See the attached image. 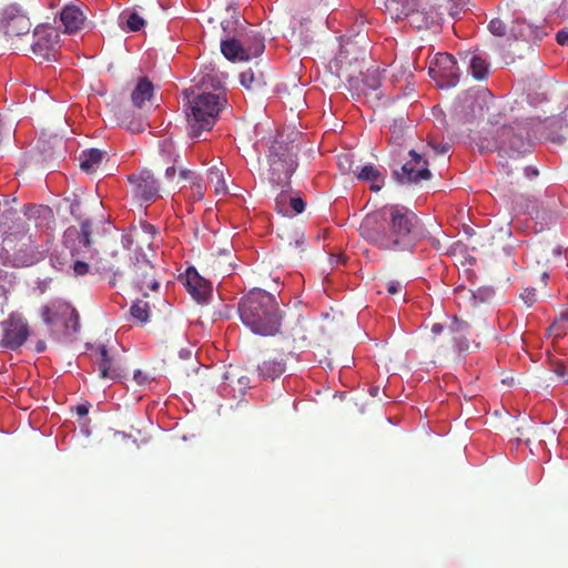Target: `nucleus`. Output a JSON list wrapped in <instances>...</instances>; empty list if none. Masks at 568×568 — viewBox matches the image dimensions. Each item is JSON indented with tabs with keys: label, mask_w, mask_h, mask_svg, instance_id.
Segmentation results:
<instances>
[{
	"label": "nucleus",
	"mask_w": 568,
	"mask_h": 568,
	"mask_svg": "<svg viewBox=\"0 0 568 568\" xmlns=\"http://www.w3.org/2000/svg\"><path fill=\"white\" fill-rule=\"evenodd\" d=\"M126 24L130 31H139L144 27L145 21L136 12H132L126 20Z\"/></svg>",
	"instance_id": "nucleus-38"
},
{
	"label": "nucleus",
	"mask_w": 568,
	"mask_h": 568,
	"mask_svg": "<svg viewBox=\"0 0 568 568\" xmlns=\"http://www.w3.org/2000/svg\"><path fill=\"white\" fill-rule=\"evenodd\" d=\"M478 110H479V116H483V105L480 103H476Z\"/></svg>",
	"instance_id": "nucleus-64"
},
{
	"label": "nucleus",
	"mask_w": 568,
	"mask_h": 568,
	"mask_svg": "<svg viewBox=\"0 0 568 568\" xmlns=\"http://www.w3.org/2000/svg\"><path fill=\"white\" fill-rule=\"evenodd\" d=\"M494 296V291L489 287H479L477 291H467L463 297H468L473 307L481 303L489 302Z\"/></svg>",
	"instance_id": "nucleus-29"
},
{
	"label": "nucleus",
	"mask_w": 568,
	"mask_h": 568,
	"mask_svg": "<svg viewBox=\"0 0 568 568\" xmlns=\"http://www.w3.org/2000/svg\"><path fill=\"white\" fill-rule=\"evenodd\" d=\"M79 241L80 243L85 246V247H90L91 246V234L90 233H79Z\"/></svg>",
	"instance_id": "nucleus-48"
},
{
	"label": "nucleus",
	"mask_w": 568,
	"mask_h": 568,
	"mask_svg": "<svg viewBox=\"0 0 568 568\" xmlns=\"http://www.w3.org/2000/svg\"><path fill=\"white\" fill-rule=\"evenodd\" d=\"M133 378L136 382V384L140 386L149 385L153 379L146 373L142 372L141 369H138L134 372Z\"/></svg>",
	"instance_id": "nucleus-42"
},
{
	"label": "nucleus",
	"mask_w": 568,
	"mask_h": 568,
	"mask_svg": "<svg viewBox=\"0 0 568 568\" xmlns=\"http://www.w3.org/2000/svg\"><path fill=\"white\" fill-rule=\"evenodd\" d=\"M448 14L453 18L457 17L462 10V7L455 4L454 0H447V6L445 7Z\"/></svg>",
	"instance_id": "nucleus-45"
},
{
	"label": "nucleus",
	"mask_w": 568,
	"mask_h": 568,
	"mask_svg": "<svg viewBox=\"0 0 568 568\" xmlns=\"http://www.w3.org/2000/svg\"><path fill=\"white\" fill-rule=\"evenodd\" d=\"M388 226V215L386 207L367 214L361 223V235L384 248V240H386Z\"/></svg>",
	"instance_id": "nucleus-12"
},
{
	"label": "nucleus",
	"mask_w": 568,
	"mask_h": 568,
	"mask_svg": "<svg viewBox=\"0 0 568 568\" xmlns=\"http://www.w3.org/2000/svg\"><path fill=\"white\" fill-rule=\"evenodd\" d=\"M429 75L440 88H452L458 83L460 71L452 54L438 53L434 64L429 67Z\"/></svg>",
	"instance_id": "nucleus-10"
},
{
	"label": "nucleus",
	"mask_w": 568,
	"mask_h": 568,
	"mask_svg": "<svg viewBox=\"0 0 568 568\" xmlns=\"http://www.w3.org/2000/svg\"><path fill=\"white\" fill-rule=\"evenodd\" d=\"M31 21L27 12L18 4H8L0 10V30L7 37H21L28 34Z\"/></svg>",
	"instance_id": "nucleus-8"
},
{
	"label": "nucleus",
	"mask_w": 568,
	"mask_h": 568,
	"mask_svg": "<svg viewBox=\"0 0 568 568\" xmlns=\"http://www.w3.org/2000/svg\"><path fill=\"white\" fill-rule=\"evenodd\" d=\"M430 146L433 148L434 152L436 154H445L448 152L449 150V145L448 144H444V145H434V144H430Z\"/></svg>",
	"instance_id": "nucleus-51"
},
{
	"label": "nucleus",
	"mask_w": 568,
	"mask_h": 568,
	"mask_svg": "<svg viewBox=\"0 0 568 568\" xmlns=\"http://www.w3.org/2000/svg\"><path fill=\"white\" fill-rule=\"evenodd\" d=\"M367 338H368V333H366V332L364 333V335H363V336H359V335L357 334V342H364V341H365V339H367Z\"/></svg>",
	"instance_id": "nucleus-62"
},
{
	"label": "nucleus",
	"mask_w": 568,
	"mask_h": 568,
	"mask_svg": "<svg viewBox=\"0 0 568 568\" xmlns=\"http://www.w3.org/2000/svg\"><path fill=\"white\" fill-rule=\"evenodd\" d=\"M469 71L474 79L481 81L487 78L489 65L485 59L474 54L470 59Z\"/></svg>",
	"instance_id": "nucleus-28"
},
{
	"label": "nucleus",
	"mask_w": 568,
	"mask_h": 568,
	"mask_svg": "<svg viewBox=\"0 0 568 568\" xmlns=\"http://www.w3.org/2000/svg\"><path fill=\"white\" fill-rule=\"evenodd\" d=\"M295 154L282 142L275 141L268 153V181L274 186L285 187L290 184L297 163Z\"/></svg>",
	"instance_id": "nucleus-5"
},
{
	"label": "nucleus",
	"mask_w": 568,
	"mask_h": 568,
	"mask_svg": "<svg viewBox=\"0 0 568 568\" xmlns=\"http://www.w3.org/2000/svg\"><path fill=\"white\" fill-rule=\"evenodd\" d=\"M80 232L81 233H90V234L92 233V225L89 220H84L81 222Z\"/></svg>",
	"instance_id": "nucleus-50"
},
{
	"label": "nucleus",
	"mask_w": 568,
	"mask_h": 568,
	"mask_svg": "<svg viewBox=\"0 0 568 568\" xmlns=\"http://www.w3.org/2000/svg\"><path fill=\"white\" fill-rule=\"evenodd\" d=\"M180 176L185 180V181H189L190 183L192 182L193 178L194 176H199L195 172L193 171H190V170H181L180 172Z\"/></svg>",
	"instance_id": "nucleus-49"
},
{
	"label": "nucleus",
	"mask_w": 568,
	"mask_h": 568,
	"mask_svg": "<svg viewBox=\"0 0 568 568\" xmlns=\"http://www.w3.org/2000/svg\"><path fill=\"white\" fill-rule=\"evenodd\" d=\"M410 159L406 161L399 170L393 171V178L402 183H418L420 180H429L432 173L428 170V162L424 160L416 151L408 152Z\"/></svg>",
	"instance_id": "nucleus-9"
},
{
	"label": "nucleus",
	"mask_w": 568,
	"mask_h": 568,
	"mask_svg": "<svg viewBox=\"0 0 568 568\" xmlns=\"http://www.w3.org/2000/svg\"><path fill=\"white\" fill-rule=\"evenodd\" d=\"M153 95V84L148 78H141L131 94L134 106L142 108Z\"/></svg>",
	"instance_id": "nucleus-22"
},
{
	"label": "nucleus",
	"mask_w": 568,
	"mask_h": 568,
	"mask_svg": "<svg viewBox=\"0 0 568 568\" xmlns=\"http://www.w3.org/2000/svg\"><path fill=\"white\" fill-rule=\"evenodd\" d=\"M130 280L139 287L140 291L152 290L159 287V282L155 278L154 266L144 257H136L133 265L130 267Z\"/></svg>",
	"instance_id": "nucleus-14"
},
{
	"label": "nucleus",
	"mask_w": 568,
	"mask_h": 568,
	"mask_svg": "<svg viewBox=\"0 0 568 568\" xmlns=\"http://www.w3.org/2000/svg\"><path fill=\"white\" fill-rule=\"evenodd\" d=\"M185 286L187 292L197 302L205 301L212 291L211 283L203 278L194 267L186 270Z\"/></svg>",
	"instance_id": "nucleus-15"
},
{
	"label": "nucleus",
	"mask_w": 568,
	"mask_h": 568,
	"mask_svg": "<svg viewBox=\"0 0 568 568\" xmlns=\"http://www.w3.org/2000/svg\"><path fill=\"white\" fill-rule=\"evenodd\" d=\"M368 392H369V394H371L373 397H376V396H378V394H379V392H381V388H379V386H371V387L368 388Z\"/></svg>",
	"instance_id": "nucleus-57"
},
{
	"label": "nucleus",
	"mask_w": 568,
	"mask_h": 568,
	"mask_svg": "<svg viewBox=\"0 0 568 568\" xmlns=\"http://www.w3.org/2000/svg\"><path fill=\"white\" fill-rule=\"evenodd\" d=\"M388 231L384 240V248L412 252L423 237V225L418 216L403 205L386 207Z\"/></svg>",
	"instance_id": "nucleus-2"
},
{
	"label": "nucleus",
	"mask_w": 568,
	"mask_h": 568,
	"mask_svg": "<svg viewBox=\"0 0 568 568\" xmlns=\"http://www.w3.org/2000/svg\"><path fill=\"white\" fill-rule=\"evenodd\" d=\"M488 30L496 37H504L506 34L507 27L504 23V21H501L498 18H495L490 20L488 24Z\"/></svg>",
	"instance_id": "nucleus-37"
},
{
	"label": "nucleus",
	"mask_w": 568,
	"mask_h": 568,
	"mask_svg": "<svg viewBox=\"0 0 568 568\" xmlns=\"http://www.w3.org/2000/svg\"><path fill=\"white\" fill-rule=\"evenodd\" d=\"M128 179L132 185L134 197L140 201L154 202L160 196V184L150 170H141Z\"/></svg>",
	"instance_id": "nucleus-13"
},
{
	"label": "nucleus",
	"mask_w": 568,
	"mask_h": 568,
	"mask_svg": "<svg viewBox=\"0 0 568 568\" xmlns=\"http://www.w3.org/2000/svg\"><path fill=\"white\" fill-rule=\"evenodd\" d=\"M552 372L560 377L565 384L568 385V366L561 362L556 361L552 363Z\"/></svg>",
	"instance_id": "nucleus-39"
},
{
	"label": "nucleus",
	"mask_w": 568,
	"mask_h": 568,
	"mask_svg": "<svg viewBox=\"0 0 568 568\" xmlns=\"http://www.w3.org/2000/svg\"><path fill=\"white\" fill-rule=\"evenodd\" d=\"M95 270L98 273L104 274V273H113V276L122 277L124 275V272L121 270L120 265H116L112 263L108 258H101L95 264ZM112 285H115V278H113L110 282Z\"/></svg>",
	"instance_id": "nucleus-30"
},
{
	"label": "nucleus",
	"mask_w": 568,
	"mask_h": 568,
	"mask_svg": "<svg viewBox=\"0 0 568 568\" xmlns=\"http://www.w3.org/2000/svg\"><path fill=\"white\" fill-rule=\"evenodd\" d=\"M357 180L371 183L372 191H379L385 183V178L381 170L374 165H364L357 173Z\"/></svg>",
	"instance_id": "nucleus-23"
},
{
	"label": "nucleus",
	"mask_w": 568,
	"mask_h": 568,
	"mask_svg": "<svg viewBox=\"0 0 568 568\" xmlns=\"http://www.w3.org/2000/svg\"><path fill=\"white\" fill-rule=\"evenodd\" d=\"M338 77L341 79L347 80L348 82H351L353 79L352 74L348 72V68L343 67L338 70Z\"/></svg>",
	"instance_id": "nucleus-52"
},
{
	"label": "nucleus",
	"mask_w": 568,
	"mask_h": 568,
	"mask_svg": "<svg viewBox=\"0 0 568 568\" xmlns=\"http://www.w3.org/2000/svg\"><path fill=\"white\" fill-rule=\"evenodd\" d=\"M537 293L536 290L532 287L524 288L520 293V298L524 301L527 307L532 306V304L536 302Z\"/></svg>",
	"instance_id": "nucleus-40"
},
{
	"label": "nucleus",
	"mask_w": 568,
	"mask_h": 568,
	"mask_svg": "<svg viewBox=\"0 0 568 568\" xmlns=\"http://www.w3.org/2000/svg\"><path fill=\"white\" fill-rule=\"evenodd\" d=\"M442 7L443 6H439L438 9L430 8L429 10H419L414 7L405 19H408L410 26L415 27L416 29L420 30L429 28L434 24H438L442 20L444 14V12L440 10Z\"/></svg>",
	"instance_id": "nucleus-16"
},
{
	"label": "nucleus",
	"mask_w": 568,
	"mask_h": 568,
	"mask_svg": "<svg viewBox=\"0 0 568 568\" xmlns=\"http://www.w3.org/2000/svg\"><path fill=\"white\" fill-rule=\"evenodd\" d=\"M79 206H80V203L78 201H74L71 204L70 210H71V214L72 215H75V212L78 211Z\"/></svg>",
	"instance_id": "nucleus-59"
},
{
	"label": "nucleus",
	"mask_w": 568,
	"mask_h": 568,
	"mask_svg": "<svg viewBox=\"0 0 568 568\" xmlns=\"http://www.w3.org/2000/svg\"><path fill=\"white\" fill-rule=\"evenodd\" d=\"M131 315L140 321L141 323H144L148 321L150 315V306L148 302L139 301L138 303L133 304L131 306Z\"/></svg>",
	"instance_id": "nucleus-35"
},
{
	"label": "nucleus",
	"mask_w": 568,
	"mask_h": 568,
	"mask_svg": "<svg viewBox=\"0 0 568 568\" xmlns=\"http://www.w3.org/2000/svg\"><path fill=\"white\" fill-rule=\"evenodd\" d=\"M17 215V210L12 207L10 201L4 199L0 200V227L6 226Z\"/></svg>",
	"instance_id": "nucleus-34"
},
{
	"label": "nucleus",
	"mask_w": 568,
	"mask_h": 568,
	"mask_svg": "<svg viewBox=\"0 0 568 568\" xmlns=\"http://www.w3.org/2000/svg\"><path fill=\"white\" fill-rule=\"evenodd\" d=\"M61 321L64 322V335L71 337L80 328L79 313L68 304H61Z\"/></svg>",
	"instance_id": "nucleus-24"
},
{
	"label": "nucleus",
	"mask_w": 568,
	"mask_h": 568,
	"mask_svg": "<svg viewBox=\"0 0 568 568\" xmlns=\"http://www.w3.org/2000/svg\"><path fill=\"white\" fill-rule=\"evenodd\" d=\"M122 241L124 243V246L130 250L131 245L133 243L132 235L131 234H124L122 236Z\"/></svg>",
	"instance_id": "nucleus-56"
},
{
	"label": "nucleus",
	"mask_w": 568,
	"mask_h": 568,
	"mask_svg": "<svg viewBox=\"0 0 568 568\" xmlns=\"http://www.w3.org/2000/svg\"><path fill=\"white\" fill-rule=\"evenodd\" d=\"M415 6V0H385L386 12L393 20L405 19Z\"/></svg>",
	"instance_id": "nucleus-21"
},
{
	"label": "nucleus",
	"mask_w": 568,
	"mask_h": 568,
	"mask_svg": "<svg viewBox=\"0 0 568 568\" xmlns=\"http://www.w3.org/2000/svg\"><path fill=\"white\" fill-rule=\"evenodd\" d=\"M55 305H44L41 307V316L43 322L49 325H55L61 318V305L58 310H54Z\"/></svg>",
	"instance_id": "nucleus-33"
},
{
	"label": "nucleus",
	"mask_w": 568,
	"mask_h": 568,
	"mask_svg": "<svg viewBox=\"0 0 568 568\" xmlns=\"http://www.w3.org/2000/svg\"><path fill=\"white\" fill-rule=\"evenodd\" d=\"M90 266L88 263L82 261H75L73 264V272L75 275H85L89 273Z\"/></svg>",
	"instance_id": "nucleus-43"
},
{
	"label": "nucleus",
	"mask_w": 568,
	"mask_h": 568,
	"mask_svg": "<svg viewBox=\"0 0 568 568\" xmlns=\"http://www.w3.org/2000/svg\"><path fill=\"white\" fill-rule=\"evenodd\" d=\"M59 44V32L55 28L43 24L33 31L32 52L42 60L55 58Z\"/></svg>",
	"instance_id": "nucleus-11"
},
{
	"label": "nucleus",
	"mask_w": 568,
	"mask_h": 568,
	"mask_svg": "<svg viewBox=\"0 0 568 568\" xmlns=\"http://www.w3.org/2000/svg\"><path fill=\"white\" fill-rule=\"evenodd\" d=\"M240 81L246 89H253L255 83L254 72L252 70L244 71L240 74Z\"/></svg>",
	"instance_id": "nucleus-41"
},
{
	"label": "nucleus",
	"mask_w": 568,
	"mask_h": 568,
	"mask_svg": "<svg viewBox=\"0 0 568 568\" xmlns=\"http://www.w3.org/2000/svg\"><path fill=\"white\" fill-rule=\"evenodd\" d=\"M1 331L0 346L10 351H18L30 336V325L18 312L10 313L8 318L1 322Z\"/></svg>",
	"instance_id": "nucleus-6"
},
{
	"label": "nucleus",
	"mask_w": 568,
	"mask_h": 568,
	"mask_svg": "<svg viewBox=\"0 0 568 568\" xmlns=\"http://www.w3.org/2000/svg\"><path fill=\"white\" fill-rule=\"evenodd\" d=\"M277 235L284 247L295 248L301 252L304 250L305 236L297 227H283Z\"/></svg>",
	"instance_id": "nucleus-20"
},
{
	"label": "nucleus",
	"mask_w": 568,
	"mask_h": 568,
	"mask_svg": "<svg viewBox=\"0 0 568 568\" xmlns=\"http://www.w3.org/2000/svg\"><path fill=\"white\" fill-rule=\"evenodd\" d=\"M362 88L361 92L368 97L373 94L374 99H379V87H381V70L376 65L369 67L365 73H362Z\"/></svg>",
	"instance_id": "nucleus-19"
},
{
	"label": "nucleus",
	"mask_w": 568,
	"mask_h": 568,
	"mask_svg": "<svg viewBox=\"0 0 568 568\" xmlns=\"http://www.w3.org/2000/svg\"><path fill=\"white\" fill-rule=\"evenodd\" d=\"M443 331V326L440 324H434L432 327V332L434 334H439Z\"/></svg>",
	"instance_id": "nucleus-60"
},
{
	"label": "nucleus",
	"mask_w": 568,
	"mask_h": 568,
	"mask_svg": "<svg viewBox=\"0 0 568 568\" xmlns=\"http://www.w3.org/2000/svg\"><path fill=\"white\" fill-rule=\"evenodd\" d=\"M527 176H537L538 170H529L528 168L525 169Z\"/></svg>",
	"instance_id": "nucleus-61"
},
{
	"label": "nucleus",
	"mask_w": 568,
	"mask_h": 568,
	"mask_svg": "<svg viewBox=\"0 0 568 568\" xmlns=\"http://www.w3.org/2000/svg\"><path fill=\"white\" fill-rule=\"evenodd\" d=\"M77 414L82 417L85 416L89 413V408L87 405L81 404L75 407Z\"/></svg>",
	"instance_id": "nucleus-54"
},
{
	"label": "nucleus",
	"mask_w": 568,
	"mask_h": 568,
	"mask_svg": "<svg viewBox=\"0 0 568 568\" xmlns=\"http://www.w3.org/2000/svg\"><path fill=\"white\" fill-rule=\"evenodd\" d=\"M477 145L480 152H497L499 158L498 165L506 174L510 173L508 159L516 160L529 151L524 138L516 134L514 129L508 125L498 128L491 140L486 136L479 138Z\"/></svg>",
	"instance_id": "nucleus-3"
},
{
	"label": "nucleus",
	"mask_w": 568,
	"mask_h": 568,
	"mask_svg": "<svg viewBox=\"0 0 568 568\" xmlns=\"http://www.w3.org/2000/svg\"><path fill=\"white\" fill-rule=\"evenodd\" d=\"M47 348V344L44 341H38L34 345V352L36 353H43Z\"/></svg>",
	"instance_id": "nucleus-55"
},
{
	"label": "nucleus",
	"mask_w": 568,
	"mask_h": 568,
	"mask_svg": "<svg viewBox=\"0 0 568 568\" xmlns=\"http://www.w3.org/2000/svg\"><path fill=\"white\" fill-rule=\"evenodd\" d=\"M560 320L568 322V312H564L560 314Z\"/></svg>",
	"instance_id": "nucleus-63"
},
{
	"label": "nucleus",
	"mask_w": 568,
	"mask_h": 568,
	"mask_svg": "<svg viewBox=\"0 0 568 568\" xmlns=\"http://www.w3.org/2000/svg\"><path fill=\"white\" fill-rule=\"evenodd\" d=\"M60 20L64 27V32L74 33L84 24L85 17L82 10L77 6H67L60 13Z\"/></svg>",
	"instance_id": "nucleus-18"
},
{
	"label": "nucleus",
	"mask_w": 568,
	"mask_h": 568,
	"mask_svg": "<svg viewBox=\"0 0 568 568\" xmlns=\"http://www.w3.org/2000/svg\"><path fill=\"white\" fill-rule=\"evenodd\" d=\"M386 291L390 295H395L402 292V285L399 282L390 281L386 284Z\"/></svg>",
	"instance_id": "nucleus-46"
},
{
	"label": "nucleus",
	"mask_w": 568,
	"mask_h": 568,
	"mask_svg": "<svg viewBox=\"0 0 568 568\" xmlns=\"http://www.w3.org/2000/svg\"><path fill=\"white\" fill-rule=\"evenodd\" d=\"M176 173L175 166H169L165 171L166 178H173Z\"/></svg>",
	"instance_id": "nucleus-58"
},
{
	"label": "nucleus",
	"mask_w": 568,
	"mask_h": 568,
	"mask_svg": "<svg viewBox=\"0 0 568 568\" xmlns=\"http://www.w3.org/2000/svg\"><path fill=\"white\" fill-rule=\"evenodd\" d=\"M556 40L560 45H568V31L559 30L556 34Z\"/></svg>",
	"instance_id": "nucleus-47"
},
{
	"label": "nucleus",
	"mask_w": 568,
	"mask_h": 568,
	"mask_svg": "<svg viewBox=\"0 0 568 568\" xmlns=\"http://www.w3.org/2000/svg\"><path fill=\"white\" fill-rule=\"evenodd\" d=\"M243 324L263 336H273L280 332L282 314L275 297L263 290H253L239 304Z\"/></svg>",
	"instance_id": "nucleus-1"
},
{
	"label": "nucleus",
	"mask_w": 568,
	"mask_h": 568,
	"mask_svg": "<svg viewBox=\"0 0 568 568\" xmlns=\"http://www.w3.org/2000/svg\"><path fill=\"white\" fill-rule=\"evenodd\" d=\"M286 365L283 359L264 361L258 365L260 375L264 378L275 379L285 372Z\"/></svg>",
	"instance_id": "nucleus-26"
},
{
	"label": "nucleus",
	"mask_w": 568,
	"mask_h": 568,
	"mask_svg": "<svg viewBox=\"0 0 568 568\" xmlns=\"http://www.w3.org/2000/svg\"><path fill=\"white\" fill-rule=\"evenodd\" d=\"M104 152L99 149L84 150L79 156L80 168L87 173L94 172L101 164Z\"/></svg>",
	"instance_id": "nucleus-25"
},
{
	"label": "nucleus",
	"mask_w": 568,
	"mask_h": 568,
	"mask_svg": "<svg viewBox=\"0 0 568 568\" xmlns=\"http://www.w3.org/2000/svg\"><path fill=\"white\" fill-rule=\"evenodd\" d=\"M207 180L214 184V192L216 195H225L227 193V186L224 179V172L217 166H212L207 171Z\"/></svg>",
	"instance_id": "nucleus-27"
},
{
	"label": "nucleus",
	"mask_w": 568,
	"mask_h": 568,
	"mask_svg": "<svg viewBox=\"0 0 568 568\" xmlns=\"http://www.w3.org/2000/svg\"><path fill=\"white\" fill-rule=\"evenodd\" d=\"M254 45H244L235 38L221 39V52L230 61H247L261 55L265 49L264 39L258 32H253Z\"/></svg>",
	"instance_id": "nucleus-7"
},
{
	"label": "nucleus",
	"mask_w": 568,
	"mask_h": 568,
	"mask_svg": "<svg viewBox=\"0 0 568 568\" xmlns=\"http://www.w3.org/2000/svg\"><path fill=\"white\" fill-rule=\"evenodd\" d=\"M226 103L224 97L215 93L199 94L190 102L186 111V121L189 134L191 138H197L204 131H210Z\"/></svg>",
	"instance_id": "nucleus-4"
},
{
	"label": "nucleus",
	"mask_w": 568,
	"mask_h": 568,
	"mask_svg": "<svg viewBox=\"0 0 568 568\" xmlns=\"http://www.w3.org/2000/svg\"><path fill=\"white\" fill-rule=\"evenodd\" d=\"M287 202L295 214H300L305 210V202L301 197H292L287 193H281L277 196L276 206L285 205Z\"/></svg>",
	"instance_id": "nucleus-31"
},
{
	"label": "nucleus",
	"mask_w": 568,
	"mask_h": 568,
	"mask_svg": "<svg viewBox=\"0 0 568 568\" xmlns=\"http://www.w3.org/2000/svg\"><path fill=\"white\" fill-rule=\"evenodd\" d=\"M337 166L342 174H351L353 171L354 160L352 152L341 153L336 156Z\"/></svg>",
	"instance_id": "nucleus-36"
},
{
	"label": "nucleus",
	"mask_w": 568,
	"mask_h": 568,
	"mask_svg": "<svg viewBox=\"0 0 568 568\" xmlns=\"http://www.w3.org/2000/svg\"><path fill=\"white\" fill-rule=\"evenodd\" d=\"M469 327V324L467 322H464V321H459L457 317H454V322L450 326V329L453 332H465L467 331Z\"/></svg>",
	"instance_id": "nucleus-44"
},
{
	"label": "nucleus",
	"mask_w": 568,
	"mask_h": 568,
	"mask_svg": "<svg viewBox=\"0 0 568 568\" xmlns=\"http://www.w3.org/2000/svg\"><path fill=\"white\" fill-rule=\"evenodd\" d=\"M254 30H251L248 33L245 34V39L242 41L244 45H254V38L252 37Z\"/></svg>",
	"instance_id": "nucleus-53"
},
{
	"label": "nucleus",
	"mask_w": 568,
	"mask_h": 568,
	"mask_svg": "<svg viewBox=\"0 0 568 568\" xmlns=\"http://www.w3.org/2000/svg\"><path fill=\"white\" fill-rule=\"evenodd\" d=\"M92 356L94 358V364L98 366L101 378L114 379L119 376L118 369L114 367V359L110 356L105 345H99L95 347Z\"/></svg>",
	"instance_id": "nucleus-17"
},
{
	"label": "nucleus",
	"mask_w": 568,
	"mask_h": 568,
	"mask_svg": "<svg viewBox=\"0 0 568 568\" xmlns=\"http://www.w3.org/2000/svg\"><path fill=\"white\" fill-rule=\"evenodd\" d=\"M190 194L187 195L192 201H202L205 196L206 186L201 176H194L189 186Z\"/></svg>",
	"instance_id": "nucleus-32"
}]
</instances>
